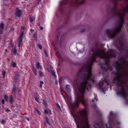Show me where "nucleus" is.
Masks as SVG:
<instances>
[{
    "label": "nucleus",
    "mask_w": 128,
    "mask_h": 128,
    "mask_svg": "<svg viewBox=\"0 0 128 128\" xmlns=\"http://www.w3.org/2000/svg\"><path fill=\"white\" fill-rule=\"evenodd\" d=\"M111 12L119 18L116 26L112 29L106 30V34L109 38L112 39L116 37L119 33L124 23L123 18L124 16L128 14V8H122L121 10H118L116 8H112Z\"/></svg>",
    "instance_id": "nucleus-1"
},
{
    "label": "nucleus",
    "mask_w": 128,
    "mask_h": 128,
    "mask_svg": "<svg viewBox=\"0 0 128 128\" xmlns=\"http://www.w3.org/2000/svg\"><path fill=\"white\" fill-rule=\"evenodd\" d=\"M114 44L116 46L120 51L124 50V48L123 47L124 42L122 38H117L114 42Z\"/></svg>",
    "instance_id": "nucleus-2"
},
{
    "label": "nucleus",
    "mask_w": 128,
    "mask_h": 128,
    "mask_svg": "<svg viewBox=\"0 0 128 128\" xmlns=\"http://www.w3.org/2000/svg\"><path fill=\"white\" fill-rule=\"evenodd\" d=\"M25 27L24 26H23L21 27V30L20 31L21 33L20 36L18 38V46H20V44L22 42V37L24 35V30Z\"/></svg>",
    "instance_id": "nucleus-3"
},
{
    "label": "nucleus",
    "mask_w": 128,
    "mask_h": 128,
    "mask_svg": "<svg viewBox=\"0 0 128 128\" xmlns=\"http://www.w3.org/2000/svg\"><path fill=\"white\" fill-rule=\"evenodd\" d=\"M108 80H107L106 78H104V79H102L100 81L99 83L98 84V85L99 86L100 88L101 89H103L102 86H103L104 83L105 82L107 84H109L108 83Z\"/></svg>",
    "instance_id": "nucleus-4"
},
{
    "label": "nucleus",
    "mask_w": 128,
    "mask_h": 128,
    "mask_svg": "<svg viewBox=\"0 0 128 128\" xmlns=\"http://www.w3.org/2000/svg\"><path fill=\"white\" fill-rule=\"evenodd\" d=\"M22 14V11L21 10H19L18 8H16V14L18 17L21 16Z\"/></svg>",
    "instance_id": "nucleus-5"
},
{
    "label": "nucleus",
    "mask_w": 128,
    "mask_h": 128,
    "mask_svg": "<svg viewBox=\"0 0 128 128\" xmlns=\"http://www.w3.org/2000/svg\"><path fill=\"white\" fill-rule=\"evenodd\" d=\"M51 111L49 109L47 108H46L44 110V114H52L51 113Z\"/></svg>",
    "instance_id": "nucleus-6"
},
{
    "label": "nucleus",
    "mask_w": 128,
    "mask_h": 128,
    "mask_svg": "<svg viewBox=\"0 0 128 128\" xmlns=\"http://www.w3.org/2000/svg\"><path fill=\"white\" fill-rule=\"evenodd\" d=\"M4 28V24L2 22L0 24V34H2Z\"/></svg>",
    "instance_id": "nucleus-7"
},
{
    "label": "nucleus",
    "mask_w": 128,
    "mask_h": 128,
    "mask_svg": "<svg viewBox=\"0 0 128 128\" xmlns=\"http://www.w3.org/2000/svg\"><path fill=\"white\" fill-rule=\"evenodd\" d=\"M66 88L67 91L69 93L71 92V89L70 87V85L69 84H67L66 86Z\"/></svg>",
    "instance_id": "nucleus-8"
},
{
    "label": "nucleus",
    "mask_w": 128,
    "mask_h": 128,
    "mask_svg": "<svg viewBox=\"0 0 128 128\" xmlns=\"http://www.w3.org/2000/svg\"><path fill=\"white\" fill-rule=\"evenodd\" d=\"M36 67L38 69L40 68L41 70H42V67L41 65L40 64L39 62H37V63L36 64Z\"/></svg>",
    "instance_id": "nucleus-9"
},
{
    "label": "nucleus",
    "mask_w": 128,
    "mask_h": 128,
    "mask_svg": "<svg viewBox=\"0 0 128 128\" xmlns=\"http://www.w3.org/2000/svg\"><path fill=\"white\" fill-rule=\"evenodd\" d=\"M64 36H61L60 38V42H59V44H62L63 42L64 39Z\"/></svg>",
    "instance_id": "nucleus-10"
},
{
    "label": "nucleus",
    "mask_w": 128,
    "mask_h": 128,
    "mask_svg": "<svg viewBox=\"0 0 128 128\" xmlns=\"http://www.w3.org/2000/svg\"><path fill=\"white\" fill-rule=\"evenodd\" d=\"M19 79V76L18 74H17L16 75V76H14V80L15 81H16L18 80Z\"/></svg>",
    "instance_id": "nucleus-11"
},
{
    "label": "nucleus",
    "mask_w": 128,
    "mask_h": 128,
    "mask_svg": "<svg viewBox=\"0 0 128 128\" xmlns=\"http://www.w3.org/2000/svg\"><path fill=\"white\" fill-rule=\"evenodd\" d=\"M32 70L33 71V72L34 75H36L37 74V73H36V69L35 68H34V66H32Z\"/></svg>",
    "instance_id": "nucleus-12"
},
{
    "label": "nucleus",
    "mask_w": 128,
    "mask_h": 128,
    "mask_svg": "<svg viewBox=\"0 0 128 128\" xmlns=\"http://www.w3.org/2000/svg\"><path fill=\"white\" fill-rule=\"evenodd\" d=\"M35 18L34 17L30 18V22H32L35 20Z\"/></svg>",
    "instance_id": "nucleus-13"
},
{
    "label": "nucleus",
    "mask_w": 128,
    "mask_h": 128,
    "mask_svg": "<svg viewBox=\"0 0 128 128\" xmlns=\"http://www.w3.org/2000/svg\"><path fill=\"white\" fill-rule=\"evenodd\" d=\"M13 98L12 96H11L10 98V102L11 103V104H12V102L14 101L13 100Z\"/></svg>",
    "instance_id": "nucleus-14"
},
{
    "label": "nucleus",
    "mask_w": 128,
    "mask_h": 128,
    "mask_svg": "<svg viewBox=\"0 0 128 128\" xmlns=\"http://www.w3.org/2000/svg\"><path fill=\"white\" fill-rule=\"evenodd\" d=\"M86 107L87 106L88 104L86 102H81Z\"/></svg>",
    "instance_id": "nucleus-15"
},
{
    "label": "nucleus",
    "mask_w": 128,
    "mask_h": 128,
    "mask_svg": "<svg viewBox=\"0 0 128 128\" xmlns=\"http://www.w3.org/2000/svg\"><path fill=\"white\" fill-rule=\"evenodd\" d=\"M37 34L35 33L33 36V38H35L36 40H37Z\"/></svg>",
    "instance_id": "nucleus-16"
},
{
    "label": "nucleus",
    "mask_w": 128,
    "mask_h": 128,
    "mask_svg": "<svg viewBox=\"0 0 128 128\" xmlns=\"http://www.w3.org/2000/svg\"><path fill=\"white\" fill-rule=\"evenodd\" d=\"M39 74L40 76H44V73L41 71L39 72Z\"/></svg>",
    "instance_id": "nucleus-17"
},
{
    "label": "nucleus",
    "mask_w": 128,
    "mask_h": 128,
    "mask_svg": "<svg viewBox=\"0 0 128 128\" xmlns=\"http://www.w3.org/2000/svg\"><path fill=\"white\" fill-rule=\"evenodd\" d=\"M97 96H95V97L94 99L92 100V102H96L97 100V99L96 98Z\"/></svg>",
    "instance_id": "nucleus-18"
},
{
    "label": "nucleus",
    "mask_w": 128,
    "mask_h": 128,
    "mask_svg": "<svg viewBox=\"0 0 128 128\" xmlns=\"http://www.w3.org/2000/svg\"><path fill=\"white\" fill-rule=\"evenodd\" d=\"M35 110L36 111V112H37L38 113V114L39 116H40L41 114H40V111L37 108H36L35 109Z\"/></svg>",
    "instance_id": "nucleus-19"
},
{
    "label": "nucleus",
    "mask_w": 128,
    "mask_h": 128,
    "mask_svg": "<svg viewBox=\"0 0 128 128\" xmlns=\"http://www.w3.org/2000/svg\"><path fill=\"white\" fill-rule=\"evenodd\" d=\"M12 51L14 53L15 55H16L17 53V51L15 48L13 49Z\"/></svg>",
    "instance_id": "nucleus-20"
},
{
    "label": "nucleus",
    "mask_w": 128,
    "mask_h": 128,
    "mask_svg": "<svg viewBox=\"0 0 128 128\" xmlns=\"http://www.w3.org/2000/svg\"><path fill=\"white\" fill-rule=\"evenodd\" d=\"M52 72V75L53 76L54 78L56 77V75L55 74V71L53 70Z\"/></svg>",
    "instance_id": "nucleus-21"
},
{
    "label": "nucleus",
    "mask_w": 128,
    "mask_h": 128,
    "mask_svg": "<svg viewBox=\"0 0 128 128\" xmlns=\"http://www.w3.org/2000/svg\"><path fill=\"white\" fill-rule=\"evenodd\" d=\"M56 55L58 56V57L60 58H62V56L60 54L58 53H57L56 54Z\"/></svg>",
    "instance_id": "nucleus-22"
},
{
    "label": "nucleus",
    "mask_w": 128,
    "mask_h": 128,
    "mask_svg": "<svg viewBox=\"0 0 128 128\" xmlns=\"http://www.w3.org/2000/svg\"><path fill=\"white\" fill-rule=\"evenodd\" d=\"M43 102L45 106H47V103L44 100L43 101Z\"/></svg>",
    "instance_id": "nucleus-23"
},
{
    "label": "nucleus",
    "mask_w": 128,
    "mask_h": 128,
    "mask_svg": "<svg viewBox=\"0 0 128 128\" xmlns=\"http://www.w3.org/2000/svg\"><path fill=\"white\" fill-rule=\"evenodd\" d=\"M47 69L48 71L49 72H51L52 71V70H51L50 68H47Z\"/></svg>",
    "instance_id": "nucleus-24"
},
{
    "label": "nucleus",
    "mask_w": 128,
    "mask_h": 128,
    "mask_svg": "<svg viewBox=\"0 0 128 128\" xmlns=\"http://www.w3.org/2000/svg\"><path fill=\"white\" fill-rule=\"evenodd\" d=\"M16 88L15 87V86H14L13 88V90H12L14 92H15L16 91Z\"/></svg>",
    "instance_id": "nucleus-25"
},
{
    "label": "nucleus",
    "mask_w": 128,
    "mask_h": 128,
    "mask_svg": "<svg viewBox=\"0 0 128 128\" xmlns=\"http://www.w3.org/2000/svg\"><path fill=\"white\" fill-rule=\"evenodd\" d=\"M4 98L5 99V100L6 101H8V96L6 95H5L4 96Z\"/></svg>",
    "instance_id": "nucleus-26"
},
{
    "label": "nucleus",
    "mask_w": 128,
    "mask_h": 128,
    "mask_svg": "<svg viewBox=\"0 0 128 128\" xmlns=\"http://www.w3.org/2000/svg\"><path fill=\"white\" fill-rule=\"evenodd\" d=\"M35 99L37 102H39L38 99V96L36 97L35 98Z\"/></svg>",
    "instance_id": "nucleus-27"
},
{
    "label": "nucleus",
    "mask_w": 128,
    "mask_h": 128,
    "mask_svg": "<svg viewBox=\"0 0 128 128\" xmlns=\"http://www.w3.org/2000/svg\"><path fill=\"white\" fill-rule=\"evenodd\" d=\"M16 64L15 62H13L12 64V66L14 68L16 66Z\"/></svg>",
    "instance_id": "nucleus-28"
},
{
    "label": "nucleus",
    "mask_w": 128,
    "mask_h": 128,
    "mask_svg": "<svg viewBox=\"0 0 128 128\" xmlns=\"http://www.w3.org/2000/svg\"><path fill=\"white\" fill-rule=\"evenodd\" d=\"M56 106H57V107L60 110H61L60 106L58 104H56Z\"/></svg>",
    "instance_id": "nucleus-29"
},
{
    "label": "nucleus",
    "mask_w": 128,
    "mask_h": 128,
    "mask_svg": "<svg viewBox=\"0 0 128 128\" xmlns=\"http://www.w3.org/2000/svg\"><path fill=\"white\" fill-rule=\"evenodd\" d=\"M6 72L5 71H3L2 72V74L4 76V77L5 75Z\"/></svg>",
    "instance_id": "nucleus-30"
},
{
    "label": "nucleus",
    "mask_w": 128,
    "mask_h": 128,
    "mask_svg": "<svg viewBox=\"0 0 128 128\" xmlns=\"http://www.w3.org/2000/svg\"><path fill=\"white\" fill-rule=\"evenodd\" d=\"M6 122L4 120H2L1 121V123L2 124H4Z\"/></svg>",
    "instance_id": "nucleus-31"
},
{
    "label": "nucleus",
    "mask_w": 128,
    "mask_h": 128,
    "mask_svg": "<svg viewBox=\"0 0 128 128\" xmlns=\"http://www.w3.org/2000/svg\"><path fill=\"white\" fill-rule=\"evenodd\" d=\"M6 111L7 112H10V110L8 108H6Z\"/></svg>",
    "instance_id": "nucleus-32"
},
{
    "label": "nucleus",
    "mask_w": 128,
    "mask_h": 128,
    "mask_svg": "<svg viewBox=\"0 0 128 128\" xmlns=\"http://www.w3.org/2000/svg\"><path fill=\"white\" fill-rule=\"evenodd\" d=\"M48 68H50V69L51 70H52V71L53 70V69H52L53 67L52 66H49Z\"/></svg>",
    "instance_id": "nucleus-33"
},
{
    "label": "nucleus",
    "mask_w": 128,
    "mask_h": 128,
    "mask_svg": "<svg viewBox=\"0 0 128 128\" xmlns=\"http://www.w3.org/2000/svg\"><path fill=\"white\" fill-rule=\"evenodd\" d=\"M38 47H39L40 49H41L42 48V46L41 45H40V44H38Z\"/></svg>",
    "instance_id": "nucleus-34"
},
{
    "label": "nucleus",
    "mask_w": 128,
    "mask_h": 128,
    "mask_svg": "<svg viewBox=\"0 0 128 128\" xmlns=\"http://www.w3.org/2000/svg\"><path fill=\"white\" fill-rule=\"evenodd\" d=\"M48 124L49 125H50V123L48 121H46Z\"/></svg>",
    "instance_id": "nucleus-35"
},
{
    "label": "nucleus",
    "mask_w": 128,
    "mask_h": 128,
    "mask_svg": "<svg viewBox=\"0 0 128 128\" xmlns=\"http://www.w3.org/2000/svg\"><path fill=\"white\" fill-rule=\"evenodd\" d=\"M45 118L46 120V121L48 120V118L46 116L45 117Z\"/></svg>",
    "instance_id": "nucleus-36"
},
{
    "label": "nucleus",
    "mask_w": 128,
    "mask_h": 128,
    "mask_svg": "<svg viewBox=\"0 0 128 128\" xmlns=\"http://www.w3.org/2000/svg\"><path fill=\"white\" fill-rule=\"evenodd\" d=\"M2 103L3 104H4V100H2Z\"/></svg>",
    "instance_id": "nucleus-37"
},
{
    "label": "nucleus",
    "mask_w": 128,
    "mask_h": 128,
    "mask_svg": "<svg viewBox=\"0 0 128 128\" xmlns=\"http://www.w3.org/2000/svg\"><path fill=\"white\" fill-rule=\"evenodd\" d=\"M45 54L46 56L47 57L48 55L47 54V53L45 51Z\"/></svg>",
    "instance_id": "nucleus-38"
},
{
    "label": "nucleus",
    "mask_w": 128,
    "mask_h": 128,
    "mask_svg": "<svg viewBox=\"0 0 128 128\" xmlns=\"http://www.w3.org/2000/svg\"><path fill=\"white\" fill-rule=\"evenodd\" d=\"M85 30H85V29H82V30L81 32H83L84 31H85Z\"/></svg>",
    "instance_id": "nucleus-39"
},
{
    "label": "nucleus",
    "mask_w": 128,
    "mask_h": 128,
    "mask_svg": "<svg viewBox=\"0 0 128 128\" xmlns=\"http://www.w3.org/2000/svg\"><path fill=\"white\" fill-rule=\"evenodd\" d=\"M40 84H44V82L43 81H40Z\"/></svg>",
    "instance_id": "nucleus-40"
},
{
    "label": "nucleus",
    "mask_w": 128,
    "mask_h": 128,
    "mask_svg": "<svg viewBox=\"0 0 128 128\" xmlns=\"http://www.w3.org/2000/svg\"><path fill=\"white\" fill-rule=\"evenodd\" d=\"M40 29L41 30H42L43 29V27L42 26H41L40 27Z\"/></svg>",
    "instance_id": "nucleus-41"
},
{
    "label": "nucleus",
    "mask_w": 128,
    "mask_h": 128,
    "mask_svg": "<svg viewBox=\"0 0 128 128\" xmlns=\"http://www.w3.org/2000/svg\"><path fill=\"white\" fill-rule=\"evenodd\" d=\"M30 32H33L34 31V30H32V29H30Z\"/></svg>",
    "instance_id": "nucleus-42"
},
{
    "label": "nucleus",
    "mask_w": 128,
    "mask_h": 128,
    "mask_svg": "<svg viewBox=\"0 0 128 128\" xmlns=\"http://www.w3.org/2000/svg\"><path fill=\"white\" fill-rule=\"evenodd\" d=\"M93 106L94 107H97V106H96V105H94Z\"/></svg>",
    "instance_id": "nucleus-43"
},
{
    "label": "nucleus",
    "mask_w": 128,
    "mask_h": 128,
    "mask_svg": "<svg viewBox=\"0 0 128 128\" xmlns=\"http://www.w3.org/2000/svg\"><path fill=\"white\" fill-rule=\"evenodd\" d=\"M40 88H42V84H40Z\"/></svg>",
    "instance_id": "nucleus-44"
},
{
    "label": "nucleus",
    "mask_w": 128,
    "mask_h": 128,
    "mask_svg": "<svg viewBox=\"0 0 128 128\" xmlns=\"http://www.w3.org/2000/svg\"><path fill=\"white\" fill-rule=\"evenodd\" d=\"M116 122H117V123L118 124H120V122H118V121H116Z\"/></svg>",
    "instance_id": "nucleus-45"
},
{
    "label": "nucleus",
    "mask_w": 128,
    "mask_h": 128,
    "mask_svg": "<svg viewBox=\"0 0 128 128\" xmlns=\"http://www.w3.org/2000/svg\"><path fill=\"white\" fill-rule=\"evenodd\" d=\"M26 119H27V120H28V121H29V118H26Z\"/></svg>",
    "instance_id": "nucleus-46"
},
{
    "label": "nucleus",
    "mask_w": 128,
    "mask_h": 128,
    "mask_svg": "<svg viewBox=\"0 0 128 128\" xmlns=\"http://www.w3.org/2000/svg\"><path fill=\"white\" fill-rule=\"evenodd\" d=\"M56 84H58V82H57V81L56 80Z\"/></svg>",
    "instance_id": "nucleus-47"
},
{
    "label": "nucleus",
    "mask_w": 128,
    "mask_h": 128,
    "mask_svg": "<svg viewBox=\"0 0 128 128\" xmlns=\"http://www.w3.org/2000/svg\"><path fill=\"white\" fill-rule=\"evenodd\" d=\"M59 37V36H58V35L57 36V38H58Z\"/></svg>",
    "instance_id": "nucleus-48"
},
{
    "label": "nucleus",
    "mask_w": 128,
    "mask_h": 128,
    "mask_svg": "<svg viewBox=\"0 0 128 128\" xmlns=\"http://www.w3.org/2000/svg\"><path fill=\"white\" fill-rule=\"evenodd\" d=\"M1 39V36H0V40Z\"/></svg>",
    "instance_id": "nucleus-49"
},
{
    "label": "nucleus",
    "mask_w": 128,
    "mask_h": 128,
    "mask_svg": "<svg viewBox=\"0 0 128 128\" xmlns=\"http://www.w3.org/2000/svg\"><path fill=\"white\" fill-rule=\"evenodd\" d=\"M110 7H111V6H110Z\"/></svg>",
    "instance_id": "nucleus-50"
},
{
    "label": "nucleus",
    "mask_w": 128,
    "mask_h": 128,
    "mask_svg": "<svg viewBox=\"0 0 128 128\" xmlns=\"http://www.w3.org/2000/svg\"><path fill=\"white\" fill-rule=\"evenodd\" d=\"M12 0H11V1H12Z\"/></svg>",
    "instance_id": "nucleus-51"
}]
</instances>
